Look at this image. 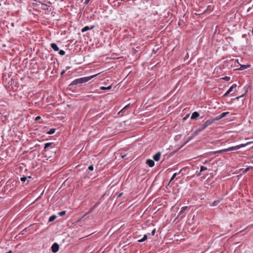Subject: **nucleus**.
<instances>
[{
    "label": "nucleus",
    "instance_id": "obj_1",
    "mask_svg": "<svg viewBox=\"0 0 253 253\" xmlns=\"http://www.w3.org/2000/svg\"><path fill=\"white\" fill-rule=\"evenodd\" d=\"M252 143H253V142H248L247 144H240V145H238L237 146L229 147L227 149H222V150H220L219 151H213V152H211V154H215L217 153H221L222 152L237 150L241 148H243V147L246 146L247 145L251 144Z\"/></svg>",
    "mask_w": 253,
    "mask_h": 253
},
{
    "label": "nucleus",
    "instance_id": "obj_2",
    "mask_svg": "<svg viewBox=\"0 0 253 253\" xmlns=\"http://www.w3.org/2000/svg\"><path fill=\"white\" fill-rule=\"evenodd\" d=\"M214 123V120L212 119H210L205 122L201 126L199 127L197 130L194 132V135H198L201 132L205 129L208 126L211 125Z\"/></svg>",
    "mask_w": 253,
    "mask_h": 253
},
{
    "label": "nucleus",
    "instance_id": "obj_3",
    "mask_svg": "<svg viewBox=\"0 0 253 253\" xmlns=\"http://www.w3.org/2000/svg\"><path fill=\"white\" fill-rule=\"evenodd\" d=\"M96 76H97V75L77 79L72 82L71 85H76L86 83Z\"/></svg>",
    "mask_w": 253,
    "mask_h": 253
},
{
    "label": "nucleus",
    "instance_id": "obj_4",
    "mask_svg": "<svg viewBox=\"0 0 253 253\" xmlns=\"http://www.w3.org/2000/svg\"><path fill=\"white\" fill-rule=\"evenodd\" d=\"M129 105L130 104H128L127 105H126V106H125L119 113H118V114L119 115H120L121 114V116H123L124 115V114H127V112H126V113H125L126 111H127L128 110V109L129 108Z\"/></svg>",
    "mask_w": 253,
    "mask_h": 253
},
{
    "label": "nucleus",
    "instance_id": "obj_5",
    "mask_svg": "<svg viewBox=\"0 0 253 253\" xmlns=\"http://www.w3.org/2000/svg\"><path fill=\"white\" fill-rule=\"evenodd\" d=\"M59 248V245L58 244L55 243L52 245L51 247V250L53 253H55L58 251Z\"/></svg>",
    "mask_w": 253,
    "mask_h": 253
},
{
    "label": "nucleus",
    "instance_id": "obj_6",
    "mask_svg": "<svg viewBox=\"0 0 253 253\" xmlns=\"http://www.w3.org/2000/svg\"><path fill=\"white\" fill-rule=\"evenodd\" d=\"M188 209V207L187 206H184V207H183L181 209V211H179V212L178 213V214L177 215V218H178V217L179 216H180L181 215H182V217H184L185 216V214H184V211Z\"/></svg>",
    "mask_w": 253,
    "mask_h": 253
},
{
    "label": "nucleus",
    "instance_id": "obj_7",
    "mask_svg": "<svg viewBox=\"0 0 253 253\" xmlns=\"http://www.w3.org/2000/svg\"><path fill=\"white\" fill-rule=\"evenodd\" d=\"M161 156V153L160 152H158L153 156V158L155 161H159L160 159Z\"/></svg>",
    "mask_w": 253,
    "mask_h": 253
},
{
    "label": "nucleus",
    "instance_id": "obj_8",
    "mask_svg": "<svg viewBox=\"0 0 253 253\" xmlns=\"http://www.w3.org/2000/svg\"><path fill=\"white\" fill-rule=\"evenodd\" d=\"M236 86H237V85L236 84H233L230 87V88L228 89V90L224 94V96H227L229 93H230L231 91H232L233 88L236 87Z\"/></svg>",
    "mask_w": 253,
    "mask_h": 253
},
{
    "label": "nucleus",
    "instance_id": "obj_9",
    "mask_svg": "<svg viewBox=\"0 0 253 253\" xmlns=\"http://www.w3.org/2000/svg\"><path fill=\"white\" fill-rule=\"evenodd\" d=\"M146 164L150 167H153L154 166L155 163L151 159H147L146 161Z\"/></svg>",
    "mask_w": 253,
    "mask_h": 253
},
{
    "label": "nucleus",
    "instance_id": "obj_10",
    "mask_svg": "<svg viewBox=\"0 0 253 253\" xmlns=\"http://www.w3.org/2000/svg\"><path fill=\"white\" fill-rule=\"evenodd\" d=\"M199 115H200L198 112H194L192 113V114L191 115V119H192V120L196 119L199 116Z\"/></svg>",
    "mask_w": 253,
    "mask_h": 253
},
{
    "label": "nucleus",
    "instance_id": "obj_11",
    "mask_svg": "<svg viewBox=\"0 0 253 253\" xmlns=\"http://www.w3.org/2000/svg\"><path fill=\"white\" fill-rule=\"evenodd\" d=\"M94 27V26H91L90 27H89L88 26H85L84 28H83L81 31L84 33V32H85L88 30H91L92 29H93Z\"/></svg>",
    "mask_w": 253,
    "mask_h": 253
},
{
    "label": "nucleus",
    "instance_id": "obj_12",
    "mask_svg": "<svg viewBox=\"0 0 253 253\" xmlns=\"http://www.w3.org/2000/svg\"><path fill=\"white\" fill-rule=\"evenodd\" d=\"M51 47L54 51H56L59 50V48L56 43H51Z\"/></svg>",
    "mask_w": 253,
    "mask_h": 253
},
{
    "label": "nucleus",
    "instance_id": "obj_13",
    "mask_svg": "<svg viewBox=\"0 0 253 253\" xmlns=\"http://www.w3.org/2000/svg\"><path fill=\"white\" fill-rule=\"evenodd\" d=\"M220 203L219 200H215L212 202L210 203V205L211 207L216 206Z\"/></svg>",
    "mask_w": 253,
    "mask_h": 253
},
{
    "label": "nucleus",
    "instance_id": "obj_14",
    "mask_svg": "<svg viewBox=\"0 0 253 253\" xmlns=\"http://www.w3.org/2000/svg\"><path fill=\"white\" fill-rule=\"evenodd\" d=\"M250 67V65H240V68L239 69L240 70H243L247 69L248 68H249Z\"/></svg>",
    "mask_w": 253,
    "mask_h": 253
},
{
    "label": "nucleus",
    "instance_id": "obj_15",
    "mask_svg": "<svg viewBox=\"0 0 253 253\" xmlns=\"http://www.w3.org/2000/svg\"><path fill=\"white\" fill-rule=\"evenodd\" d=\"M56 218V216L55 215H53L48 218V222H52L54 221Z\"/></svg>",
    "mask_w": 253,
    "mask_h": 253
},
{
    "label": "nucleus",
    "instance_id": "obj_16",
    "mask_svg": "<svg viewBox=\"0 0 253 253\" xmlns=\"http://www.w3.org/2000/svg\"><path fill=\"white\" fill-rule=\"evenodd\" d=\"M53 157L51 159H50L49 161L51 162H54L56 160V154L55 152L54 153L53 156H51L48 157V159Z\"/></svg>",
    "mask_w": 253,
    "mask_h": 253
},
{
    "label": "nucleus",
    "instance_id": "obj_17",
    "mask_svg": "<svg viewBox=\"0 0 253 253\" xmlns=\"http://www.w3.org/2000/svg\"><path fill=\"white\" fill-rule=\"evenodd\" d=\"M147 238H148L147 235H146V234L144 235L142 239L138 240V242H143L145 241V240H146Z\"/></svg>",
    "mask_w": 253,
    "mask_h": 253
},
{
    "label": "nucleus",
    "instance_id": "obj_18",
    "mask_svg": "<svg viewBox=\"0 0 253 253\" xmlns=\"http://www.w3.org/2000/svg\"><path fill=\"white\" fill-rule=\"evenodd\" d=\"M111 88H112V86L111 85H109L108 87L101 86L100 87V89H101V90H106H106H109V89H110Z\"/></svg>",
    "mask_w": 253,
    "mask_h": 253
},
{
    "label": "nucleus",
    "instance_id": "obj_19",
    "mask_svg": "<svg viewBox=\"0 0 253 253\" xmlns=\"http://www.w3.org/2000/svg\"><path fill=\"white\" fill-rule=\"evenodd\" d=\"M229 113V112H223L220 115V118H223L225 117Z\"/></svg>",
    "mask_w": 253,
    "mask_h": 253
},
{
    "label": "nucleus",
    "instance_id": "obj_20",
    "mask_svg": "<svg viewBox=\"0 0 253 253\" xmlns=\"http://www.w3.org/2000/svg\"><path fill=\"white\" fill-rule=\"evenodd\" d=\"M28 178H31V177H30V176H28V177L23 176V177H21V178H20V179H21V181H22V182H25V181H26V180H27V179Z\"/></svg>",
    "mask_w": 253,
    "mask_h": 253
},
{
    "label": "nucleus",
    "instance_id": "obj_21",
    "mask_svg": "<svg viewBox=\"0 0 253 253\" xmlns=\"http://www.w3.org/2000/svg\"><path fill=\"white\" fill-rule=\"evenodd\" d=\"M55 129L51 128L49 130H48V134H52L55 132Z\"/></svg>",
    "mask_w": 253,
    "mask_h": 253
},
{
    "label": "nucleus",
    "instance_id": "obj_22",
    "mask_svg": "<svg viewBox=\"0 0 253 253\" xmlns=\"http://www.w3.org/2000/svg\"><path fill=\"white\" fill-rule=\"evenodd\" d=\"M65 214H66V211H65L58 212V215L59 216H63V215H64Z\"/></svg>",
    "mask_w": 253,
    "mask_h": 253
},
{
    "label": "nucleus",
    "instance_id": "obj_23",
    "mask_svg": "<svg viewBox=\"0 0 253 253\" xmlns=\"http://www.w3.org/2000/svg\"><path fill=\"white\" fill-rule=\"evenodd\" d=\"M207 169V167H206L205 166H203L201 167V168H200L201 171L202 172V171H203L204 170H206Z\"/></svg>",
    "mask_w": 253,
    "mask_h": 253
},
{
    "label": "nucleus",
    "instance_id": "obj_24",
    "mask_svg": "<svg viewBox=\"0 0 253 253\" xmlns=\"http://www.w3.org/2000/svg\"><path fill=\"white\" fill-rule=\"evenodd\" d=\"M177 174H178V173H174L173 174L172 176L171 177V179H170V182H171V181H172V180L174 179V178L176 177V176Z\"/></svg>",
    "mask_w": 253,
    "mask_h": 253
},
{
    "label": "nucleus",
    "instance_id": "obj_25",
    "mask_svg": "<svg viewBox=\"0 0 253 253\" xmlns=\"http://www.w3.org/2000/svg\"><path fill=\"white\" fill-rule=\"evenodd\" d=\"M59 53L61 55H64L65 54V52L63 50H60L59 52Z\"/></svg>",
    "mask_w": 253,
    "mask_h": 253
},
{
    "label": "nucleus",
    "instance_id": "obj_26",
    "mask_svg": "<svg viewBox=\"0 0 253 253\" xmlns=\"http://www.w3.org/2000/svg\"><path fill=\"white\" fill-rule=\"evenodd\" d=\"M223 80L226 81H229L230 80V78L229 77H225L223 78Z\"/></svg>",
    "mask_w": 253,
    "mask_h": 253
},
{
    "label": "nucleus",
    "instance_id": "obj_27",
    "mask_svg": "<svg viewBox=\"0 0 253 253\" xmlns=\"http://www.w3.org/2000/svg\"><path fill=\"white\" fill-rule=\"evenodd\" d=\"M94 169V168H93V165H90V166L88 167V169L90 170H93Z\"/></svg>",
    "mask_w": 253,
    "mask_h": 253
},
{
    "label": "nucleus",
    "instance_id": "obj_28",
    "mask_svg": "<svg viewBox=\"0 0 253 253\" xmlns=\"http://www.w3.org/2000/svg\"><path fill=\"white\" fill-rule=\"evenodd\" d=\"M222 118H220V115L216 117L214 119H213L214 121H218V120H219L220 119H221Z\"/></svg>",
    "mask_w": 253,
    "mask_h": 253
},
{
    "label": "nucleus",
    "instance_id": "obj_29",
    "mask_svg": "<svg viewBox=\"0 0 253 253\" xmlns=\"http://www.w3.org/2000/svg\"><path fill=\"white\" fill-rule=\"evenodd\" d=\"M155 233H156V229H154L152 230V233H151L152 236H154L155 235Z\"/></svg>",
    "mask_w": 253,
    "mask_h": 253
},
{
    "label": "nucleus",
    "instance_id": "obj_30",
    "mask_svg": "<svg viewBox=\"0 0 253 253\" xmlns=\"http://www.w3.org/2000/svg\"><path fill=\"white\" fill-rule=\"evenodd\" d=\"M126 156V154H121V157L122 158H125Z\"/></svg>",
    "mask_w": 253,
    "mask_h": 253
},
{
    "label": "nucleus",
    "instance_id": "obj_31",
    "mask_svg": "<svg viewBox=\"0 0 253 253\" xmlns=\"http://www.w3.org/2000/svg\"><path fill=\"white\" fill-rule=\"evenodd\" d=\"M40 119H41V117L40 116H38V117H37L36 118L35 120L36 121H38V120H40Z\"/></svg>",
    "mask_w": 253,
    "mask_h": 253
},
{
    "label": "nucleus",
    "instance_id": "obj_32",
    "mask_svg": "<svg viewBox=\"0 0 253 253\" xmlns=\"http://www.w3.org/2000/svg\"><path fill=\"white\" fill-rule=\"evenodd\" d=\"M47 148V143L44 144V149H46Z\"/></svg>",
    "mask_w": 253,
    "mask_h": 253
},
{
    "label": "nucleus",
    "instance_id": "obj_33",
    "mask_svg": "<svg viewBox=\"0 0 253 253\" xmlns=\"http://www.w3.org/2000/svg\"><path fill=\"white\" fill-rule=\"evenodd\" d=\"M201 172H202V171H200L199 172H198V173H197V176H200V175H201Z\"/></svg>",
    "mask_w": 253,
    "mask_h": 253
},
{
    "label": "nucleus",
    "instance_id": "obj_34",
    "mask_svg": "<svg viewBox=\"0 0 253 253\" xmlns=\"http://www.w3.org/2000/svg\"><path fill=\"white\" fill-rule=\"evenodd\" d=\"M248 169H249V168L246 169L244 171V172L245 173V172H247V171L248 170Z\"/></svg>",
    "mask_w": 253,
    "mask_h": 253
},
{
    "label": "nucleus",
    "instance_id": "obj_35",
    "mask_svg": "<svg viewBox=\"0 0 253 253\" xmlns=\"http://www.w3.org/2000/svg\"><path fill=\"white\" fill-rule=\"evenodd\" d=\"M52 143V142H48V147H50V146L51 145V144Z\"/></svg>",
    "mask_w": 253,
    "mask_h": 253
},
{
    "label": "nucleus",
    "instance_id": "obj_36",
    "mask_svg": "<svg viewBox=\"0 0 253 253\" xmlns=\"http://www.w3.org/2000/svg\"><path fill=\"white\" fill-rule=\"evenodd\" d=\"M89 0H85V3H87L88 2H89Z\"/></svg>",
    "mask_w": 253,
    "mask_h": 253
},
{
    "label": "nucleus",
    "instance_id": "obj_37",
    "mask_svg": "<svg viewBox=\"0 0 253 253\" xmlns=\"http://www.w3.org/2000/svg\"><path fill=\"white\" fill-rule=\"evenodd\" d=\"M237 62L238 64H239V62H238V59H236V60H235V62Z\"/></svg>",
    "mask_w": 253,
    "mask_h": 253
},
{
    "label": "nucleus",
    "instance_id": "obj_38",
    "mask_svg": "<svg viewBox=\"0 0 253 253\" xmlns=\"http://www.w3.org/2000/svg\"><path fill=\"white\" fill-rule=\"evenodd\" d=\"M243 96V95H241V96H239V97H237V99H239V98H240V97H242Z\"/></svg>",
    "mask_w": 253,
    "mask_h": 253
},
{
    "label": "nucleus",
    "instance_id": "obj_39",
    "mask_svg": "<svg viewBox=\"0 0 253 253\" xmlns=\"http://www.w3.org/2000/svg\"><path fill=\"white\" fill-rule=\"evenodd\" d=\"M208 163V161H205V162L204 163V164H207Z\"/></svg>",
    "mask_w": 253,
    "mask_h": 253
},
{
    "label": "nucleus",
    "instance_id": "obj_40",
    "mask_svg": "<svg viewBox=\"0 0 253 253\" xmlns=\"http://www.w3.org/2000/svg\"><path fill=\"white\" fill-rule=\"evenodd\" d=\"M64 73H65V71H62V72H61V75H63Z\"/></svg>",
    "mask_w": 253,
    "mask_h": 253
},
{
    "label": "nucleus",
    "instance_id": "obj_41",
    "mask_svg": "<svg viewBox=\"0 0 253 253\" xmlns=\"http://www.w3.org/2000/svg\"><path fill=\"white\" fill-rule=\"evenodd\" d=\"M122 194H123V193H120V194H119V197H121V196H122Z\"/></svg>",
    "mask_w": 253,
    "mask_h": 253
},
{
    "label": "nucleus",
    "instance_id": "obj_42",
    "mask_svg": "<svg viewBox=\"0 0 253 253\" xmlns=\"http://www.w3.org/2000/svg\"><path fill=\"white\" fill-rule=\"evenodd\" d=\"M93 209V208H91V209H90V211H92Z\"/></svg>",
    "mask_w": 253,
    "mask_h": 253
},
{
    "label": "nucleus",
    "instance_id": "obj_43",
    "mask_svg": "<svg viewBox=\"0 0 253 253\" xmlns=\"http://www.w3.org/2000/svg\"><path fill=\"white\" fill-rule=\"evenodd\" d=\"M6 253H11V251H9L8 252H7Z\"/></svg>",
    "mask_w": 253,
    "mask_h": 253
},
{
    "label": "nucleus",
    "instance_id": "obj_44",
    "mask_svg": "<svg viewBox=\"0 0 253 253\" xmlns=\"http://www.w3.org/2000/svg\"><path fill=\"white\" fill-rule=\"evenodd\" d=\"M57 150V149H56V150H55L54 152H52L53 153H55V151L56 152V151Z\"/></svg>",
    "mask_w": 253,
    "mask_h": 253
}]
</instances>
